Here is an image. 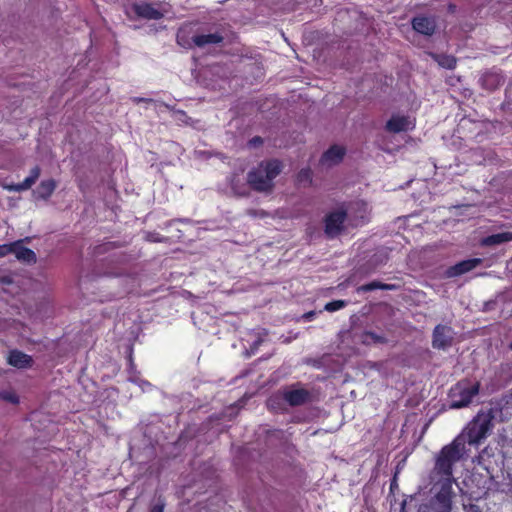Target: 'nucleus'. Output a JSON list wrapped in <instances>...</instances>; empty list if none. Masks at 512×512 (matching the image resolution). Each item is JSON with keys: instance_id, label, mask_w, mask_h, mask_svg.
Wrapping results in <instances>:
<instances>
[{"instance_id": "obj_38", "label": "nucleus", "mask_w": 512, "mask_h": 512, "mask_svg": "<svg viewBox=\"0 0 512 512\" xmlns=\"http://www.w3.org/2000/svg\"><path fill=\"white\" fill-rule=\"evenodd\" d=\"M250 143L253 144V145L261 144L262 143V139L260 137H254L253 139L250 140Z\"/></svg>"}, {"instance_id": "obj_27", "label": "nucleus", "mask_w": 512, "mask_h": 512, "mask_svg": "<svg viewBox=\"0 0 512 512\" xmlns=\"http://www.w3.org/2000/svg\"><path fill=\"white\" fill-rule=\"evenodd\" d=\"M35 182L32 180V178L30 177H27L23 182L17 184L14 189L16 191H23V190H28L29 188L32 187V185L34 184Z\"/></svg>"}, {"instance_id": "obj_19", "label": "nucleus", "mask_w": 512, "mask_h": 512, "mask_svg": "<svg viewBox=\"0 0 512 512\" xmlns=\"http://www.w3.org/2000/svg\"><path fill=\"white\" fill-rule=\"evenodd\" d=\"M192 41L198 47H205L210 44L221 43L223 41V36L218 33L195 35L192 37Z\"/></svg>"}, {"instance_id": "obj_22", "label": "nucleus", "mask_w": 512, "mask_h": 512, "mask_svg": "<svg viewBox=\"0 0 512 512\" xmlns=\"http://www.w3.org/2000/svg\"><path fill=\"white\" fill-rule=\"evenodd\" d=\"M230 186H231L232 193L235 196H246L247 195L244 185L241 183L240 179L237 176L234 175L231 178Z\"/></svg>"}, {"instance_id": "obj_44", "label": "nucleus", "mask_w": 512, "mask_h": 512, "mask_svg": "<svg viewBox=\"0 0 512 512\" xmlns=\"http://www.w3.org/2000/svg\"><path fill=\"white\" fill-rule=\"evenodd\" d=\"M509 348L512 350V341L509 344Z\"/></svg>"}, {"instance_id": "obj_2", "label": "nucleus", "mask_w": 512, "mask_h": 512, "mask_svg": "<svg viewBox=\"0 0 512 512\" xmlns=\"http://www.w3.org/2000/svg\"><path fill=\"white\" fill-rule=\"evenodd\" d=\"M312 393L304 388L301 383H294L280 389L267 400L269 409H277L280 401H284L291 407L302 406L312 402Z\"/></svg>"}, {"instance_id": "obj_16", "label": "nucleus", "mask_w": 512, "mask_h": 512, "mask_svg": "<svg viewBox=\"0 0 512 512\" xmlns=\"http://www.w3.org/2000/svg\"><path fill=\"white\" fill-rule=\"evenodd\" d=\"M359 342L366 346L387 344L388 338L383 334H377L373 331H364L359 335Z\"/></svg>"}, {"instance_id": "obj_42", "label": "nucleus", "mask_w": 512, "mask_h": 512, "mask_svg": "<svg viewBox=\"0 0 512 512\" xmlns=\"http://www.w3.org/2000/svg\"><path fill=\"white\" fill-rule=\"evenodd\" d=\"M186 294H187V296H186L187 298H190L193 296L191 291H189V290H186Z\"/></svg>"}, {"instance_id": "obj_20", "label": "nucleus", "mask_w": 512, "mask_h": 512, "mask_svg": "<svg viewBox=\"0 0 512 512\" xmlns=\"http://www.w3.org/2000/svg\"><path fill=\"white\" fill-rule=\"evenodd\" d=\"M56 188V182L53 179L42 181L35 190L38 198L47 199Z\"/></svg>"}, {"instance_id": "obj_31", "label": "nucleus", "mask_w": 512, "mask_h": 512, "mask_svg": "<svg viewBox=\"0 0 512 512\" xmlns=\"http://www.w3.org/2000/svg\"><path fill=\"white\" fill-rule=\"evenodd\" d=\"M489 456H490V453L488 451V448L483 449L478 455L479 464L485 465L486 457H489Z\"/></svg>"}, {"instance_id": "obj_7", "label": "nucleus", "mask_w": 512, "mask_h": 512, "mask_svg": "<svg viewBox=\"0 0 512 512\" xmlns=\"http://www.w3.org/2000/svg\"><path fill=\"white\" fill-rule=\"evenodd\" d=\"M347 218V211L343 207H339L328 213L325 217L324 232L327 237L334 238L338 236L343 228L344 221Z\"/></svg>"}, {"instance_id": "obj_39", "label": "nucleus", "mask_w": 512, "mask_h": 512, "mask_svg": "<svg viewBox=\"0 0 512 512\" xmlns=\"http://www.w3.org/2000/svg\"><path fill=\"white\" fill-rule=\"evenodd\" d=\"M469 512H480L478 506L470 505Z\"/></svg>"}, {"instance_id": "obj_14", "label": "nucleus", "mask_w": 512, "mask_h": 512, "mask_svg": "<svg viewBox=\"0 0 512 512\" xmlns=\"http://www.w3.org/2000/svg\"><path fill=\"white\" fill-rule=\"evenodd\" d=\"M411 127V122L408 117L405 116H393L386 123V129L389 132L399 133L407 131Z\"/></svg>"}, {"instance_id": "obj_13", "label": "nucleus", "mask_w": 512, "mask_h": 512, "mask_svg": "<svg viewBox=\"0 0 512 512\" xmlns=\"http://www.w3.org/2000/svg\"><path fill=\"white\" fill-rule=\"evenodd\" d=\"M7 362L13 367L22 369L31 367L33 359L30 355L25 354L20 350L14 349L9 352Z\"/></svg>"}, {"instance_id": "obj_33", "label": "nucleus", "mask_w": 512, "mask_h": 512, "mask_svg": "<svg viewBox=\"0 0 512 512\" xmlns=\"http://www.w3.org/2000/svg\"><path fill=\"white\" fill-rule=\"evenodd\" d=\"M13 284V278L9 275L0 278V285H11Z\"/></svg>"}, {"instance_id": "obj_26", "label": "nucleus", "mask_w": 512, "mask_h": 512, "mask_svg": "<svg viewBox=\"0 0 512 512\" xmlns=\"http://www.w3.org/2000/svg\"><path fill=\"white\" fill-rule=\"evenodd\" d=\"M246 214L252 218H265L269 216V213L263 209H247Z\"/></svg>"}, {"instance_id": "obj_37", "label": "nucleus", "mask_w": 512, "mask_h": 512, "mask_svg": "<svg viewBox=\"0 0 512 512\" xmlns=\"http://www.w3.org/2000/svg\"><path fill=\"white\" fill-rule=\"evenodd\" d=\"M447 10H448L449 13H454L456 11V5L452 4V3H449L448 6H447Z\"/></svg>"}, {"instance_id": "obj_43", "label": "nucleus", "mask_w": 512, "mask_h": 512, "mask_svg": "<svg viewBox=\"0 0 512 512\" xmlns=\"http://www.w3.org/2000/svg\"><path fill=\"white\" fill-rule=\"evenodd\" d=\"M260 343H261V340L259 339V340H257V341L255 342V346H258Z\"/></svg>"}, {"instance_id": "obj_18", "label": "nucleus", "mask_w": 512, "mask_h": 512, "mask_svg": "<svg viewBox=\"0 0 512 512\" xmlns=\"http://www.w3.org/2000/svg\"><path fill=\"white\" fill-rule=\"evenodd\" d=\"M509 241H512V232H502L483 238L480 244L482 246L492 247Z\"/></svg>"}, {"instance_id": "obj_17", "label": "nucleus", "mask_w": 512, "mask_h": 512, "mask_svg": "<svg viewBox=\"0 0 512 512\" xmlns=\"http://www.w3.org/2000/svg\"><path fill=\"white\" fill-rule=\"evenodd\" d=\"M344 154V148L334 145L323 154L321 161L323 163H328L329 165H334L339 163L343 159Z\"/></svg>"}, {"instance_id": "obj_28", "label": "nucleus", "mask_w": 512, "mask_h": 512, "mask_svg": "<svg viewBox=\"0 0 512 512\" xmlns=\"http://www.w3.org/2000/svg\"><path fill=\"white\" fill-rule=\"evenodd\" d=\"M1 398L6 400V401H9L13 404H17L19 403V398L18 396L15 394V393H11V392H3L1 393Z\"/></svg>"}, {"instance_id": "obj_10", "label": "nucleus", "mask_w": 512, "mask_h": 512, "mask_svg": "<svg viewBox=\"0 0 512 512\" xmlns=\"http://www.w3.org/2000/svg\"><path fill=\"white\" fill-rule=\"evenodd\" d=\"M30 238L26 237L25 239L18 240L14 242L13 254H15L16 258L24 263L32 264L36 263L37 257L34 251L29 248L24 247L22 244L24 242H29Z\"/></svg>"}, {"instance_id": "obj_11", "label": "nucleus", "mask_w": 512, "mask_h": 512, "mask_svg": "<svg viewBox=\"0 0 512 512\" xmlns=\"http://www.w3.org/2000/svg\"><path fill=\"white\" fill-rule=\"evenodd\" d=\"M413 29L425 36H431L434 34L436 29V23L433 18L425 16H417L412 19Z\"/></svg>"}, {"instance_id": "obj_34", "label": "nucleus", "mask_w": 512, "mask_h": 512, "mask_svg": "<svg viewBox=\"0 0 512 512\" xmlns=\"http://www.w3.org/2000/svg\"><path fill=\"white\" fill-rule=\"evenodd\" d=\"M164 506L163 502L157 503L151 507L150 512H164Z\"/></svg>"}, {"instance_id": "obj_15", "label": "nucleus", "mask_w": 512, "mask_h": 512, "mask_svg": "<svg viewBox=\"0 0 512 512\" xmlns=\"http://www.w3.org/2000/svg\"><path fill=\"white\" fill-rule=\"evenodd\" d=\"M504 82V78L497 72H486L481 77V84L487 90H495Z\"/></svg>"}, {"instance_id": "obj_1", "label": "nucleus", "mask_w": 512, "mask_h": 512, "mask_svg": "<svg viewBox=\"0 0 512 512\" xmlns=\"http://www.w3.org/2000/svg\"><path fill=\"white\" fill-rule=\"evenodd\" d=\"M465 453V440L458 436L447 445H444L435 455L434 467L432 469V477L437 479L434 487L441 483H448L453 487L455 478L453 469Z\"/></svg>"}, {"instance_id": "obj_6", "label": "nucleus", "mask_w": 512, "mask_h": 512, "mask_svg": "<svg viewBox=\"0 0 512 512\" xmlns=\"http://www.w3.org/2000/svg\"><path fill=\"white\" fill-rule=\"evenodd\" d=\"M438 486L437 492L428 502L422 503L417 512H452L453 499L456 497L453 487L449 482Z\"/></svg>"}, {"instance_id": "obj_9", "label": "nucleus", "mask_w": 512, "mask_h": 512, "mask_svg": "<svg viewBox=\"0 0 512 512\" xmlns=\"http://www.w3.org/2000/svg\"><path fill=\"white\" fill-rule=\"evenodd\" d=\"M453 331L450 326L438 324L432 335V346L435 349H446L452 345Z\"/></svg>"}, {"instance_id": "obj_36", "label": "nucleus", "mask_w": 512, "mask_h": 512, "mask_svg": "<svg viewBox=\"0 0 512 512\" xmlns=\"http://www.w3.org/2000/svg\"><path fill=\"white\" fill-rule=\"evenodd\" d=\"M94 277H95V275H91V276L89 274L82 275L81 276V284H85V285L88 284L89 283L88 279L94 278Z\"/></svg>"}, {"instance_id": "obj_30", "label": "nucleus", "mask_w": 512, "mask_h": 512, "mask_svg": "<svg viewBox=\"0 0 512 512\" xmlns=\"http://www.w3.org/2000/svg\"><path fill=\"white\" fill-rule=\"evenodd\" d=\"M145 239L149 242H162L165 240L164 238L159 237V235L154 232L146 233Z\"/></svg>"}, {"instance_id": "obj_25", "label": "nucleus", "mask_w": 512, "mask_h": 512, "mask_svg": "<svg viewBox=\"0 0 512 512\" xmlns=\"http://www.w3.org/2000/svg\"><path fill=\"white\" fill-rule=\"evenodd\" d=\"M358 288H396V286L393 284H385L377 281H372L369 283L361 284L360 286H358Z\"/></svg>"}, {"instance_id": "obj_5", "label": "nucleus", "mask_w": 512, "mask_h": 512, "mask_svg": "<svg viewBox=\"0 0 512 512\" xmlns=\"http://www.w3.org/2000/svg\"><path fill=\"white\" fill-rule=\"evenodd\" d=\"M494 415L491 409L479 411L466 427V438L470 445H477L487 438L494 424Z\"/></svg>"}, {"instance_id": "obj_32", "label": "nucleus", "mask_w": 512, "mask_h": 512, "mask_svg": "<svg viewBox=\"0 0 512 512\" xmlns=\"http://www.w3.org/2000/svg\"><path fill=\"white\" fill-rule=\"evenodd\" d=\"M40 173H41V169L39 166H35L31 169L30 171V175L28 177L32 178V180L34 182H36V180L39 178L40 176Z\"/></svg>"}, {"instance_id": "obj_4", "label": "nucleus", "mask_w": 512, "mask_h": 512, "mask_svg": "<svg viewBox=\"0 0 512 512\" xmlns=\"http://www.w3.org/2000/svg\"><path fill=\"white\" fill-rule=\"evenodd\" d=\"M480 381H472L469 378H463L455 383L449 390V407L451 409H461L468 407L475 396L480 392Z\"/></svg>"}, {"instance_id": "obj_3", "label": "nucleus", "mask_w": 512, "mask_h": 512, "mask_svg": "<svg viewBox=\"0 0 512 512\" xmlns=\"http://www.w3.org/2000/svg\"><path fill=\"white\" fill-rule=\"evenodd\" d=\"M281 164L276 161H269L260 164L256 169L247 175V182L258 192L270 193L273 190V180L280 174Z\"/></svg>"}, {"instance_id": "obj_21", "label": "nucleus", "mask_w": 512, "mask_h": 512, "mask_svg": "<svg viewBox=\"0 0 512 512\" xmlns=\"http://www.w3.org/2000/svg\"><path fill=\"white\" fill-rule=\"evenodd\" d=\"M431 56L443 68L453 69L456 65V59L451 55L432 53Z\"/></svg>"}, {"instance_id": "obj_41", "label": "nucleus", "mask_w": 512, "mask_h": 512, "mask_svg": "<svg viewBox=\"0 0 512 512\" xmlns=\"http://www.w3.org/2000/svg\"><path fill=\"white\" fill-rule=\"evenodd\" d=\"M308 174H309V172H308L307 170H302V171L300 172V176H301V177H307V176H308Z\"/></svg>"}, {"instance_id": "obj_40", "label": "nucleus", "mask_w": 512, "mask_h": 512, "mask_svg": "<svg viewBox=\"0 0 512 512\" xmlns=\"http://www.w3.org/2000/svg\"><path fill=\"white\" fill-rule=\"evenodd\" d=\"M135 101L136 102H150L152 100L151 99H145V98H136Z\"/></svg>"}, {"instance_id": "obj_35", "label": "nucleus", "mask_w": 512, "mask_h": 512, "mask_svg": "<svg viewBox=\"0 0 512 512\" xmlns=\"http://www.w3.org/2000/svg\"><path fill=\"white\" fill-rule=\"evenodd\" d=\"M316 316V312L315 311H309L307 313H305L303 315V318L306 320V321H312L314 319V317Z\"/></svg>"}, {"instance_id": "obj_23", "label": "nucleus", "mask_w": 512, "mask_h": 512, "mask_svg": "<svg viewBox=\"0 0 512 512\" xmlns=\"http://www.w3.org/2000/svg\"><path fill=\"white\" fill-rule=\"evenodd\" d=\"M116 247H117V245L115 242H107V243L99 244L94 247L93 254L96 256H99V255L107 253L108 251H110Z\"/></svg>"}, {"instance_id": "obj_8", "label": "nucleus", "mask_w": 512, "mask_h": 512, "mask_svg": "<svg viewBox=\"0 0 512 512\" xmlns=\"http://www.w3.org/2000/svg\"><path fill=\"white\" fill-rule=\"evenodd\" d=\"M482 262L483 260L481 258L463 260L453 266L446 268L443 272V275L446 278L459 277L477 268L482 264Z\"/></svg>"}, {"instance_id": "obj_12", "label": "nucleus", "mask_w": 512, "mask_h": 512, "mask_svg": "<svg viewBox=\"0 0 512 512\" xmlns=\"http://www.w3.org/2000/svg\"><path fill=\"white\" fill-rule=\"evenodd\" d=\"M133 11L138 17L148 20L161 19L164 14L152 4L149 3H138L133 5Z\"/></svg>"}, {"instance_id": "obj_29", "label": "nucleus", "mask_w": 512, "mask_h": 512, "mask_svg": "<svg viewBox=\"0 0 512 512\" xmlns=\"http://www.w3.org/2000/svg\"><path fill=\"white\" fill-rule=\"evenodd\" d=\"M13 249H14V242L10 243V244L0 245V258L4 257L10 253H13Z\"/></svg>"}, {"instance_id": "obj_24", "label": "nucleus", "mask_w": 512, "mask_h": 512, "mask_svg": "<svg viewBox=\"0 0 512 512\" xmlns=\"http://www.w3.org/2000/svg\"><path fill=\"white\" fill-rule=\"evenodd\" d=\"M347 302L344 300H333L325 304L324 309L328 312H335L346 307Z\"/></svg>"}]
</instances>
